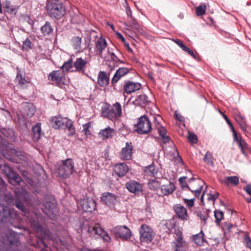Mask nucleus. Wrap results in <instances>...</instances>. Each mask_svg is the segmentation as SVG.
Wrapping results in <instances>:
<instances>
[{
	"mask_svg": "<svg viewBox=\"0 0 251 251\" xmlns=\"http://www.w3.org/2000/svg\"><path fill=\"white\" fill-rule=\"evenodd\" d=\"M36 202L38 207L49 218L52 220L56 219L58 214V208L51 196L45 195L42 201L37 198Z\"/></svg>",
	"mask_w": 251,
	"mask_h": 251,
	"instance_id": "f257e3e1",
	"label": "nucleus"
},
{
	"mask_svg": "<svg viewBox=\"0 0 251 251\" xmlns=\"http://www.w3.org/2000/svg\"><path fill=\"white\" fill-rule=\"evenodd\" d=\"M46 7L47 14L52 19L60 20L66 13V6L60 0H47Z\"/></svg>",
	"mask_w": 251,
	"mask_h": 251,
	"instance_id": "f03ea898",
	"label": "nucleus"
},
{
	"mask_svg": "<svg viewBox=\"0 0 251 251\" xmlns=\"http://www.w3.org/2000/svg\"><path fill=\"white\" fill-rule=\"evenodd\" d=\"M50 123L55 129H67L70 135H73L75 133V129L73 121L66 117H63L60 115L52 117L50 120Z\"/></svg>",
	"mask_w": 251,
	"mask_h": 251,
	"instance_id": "7ed1b4c3",
	"label": "nucleus"
},
{
	"mask_svg": "<svg viewBox=\"0 0 251 251\" xmlns=\"http://www.w3.org/2000/svg\"><path fill=\"white\" fill-rule=\"evenodd\" d=\"M16 199L13 201L12 204L15 205L23 214L26 215V208L25 205L29 202L28 193L23 189H18L15 190Z\"/></svg>",
	"mask_w": 251,
	"mask_h": 251,
	"instance_id": "20e7f679",
	"label": "nucleus"
},
{
	"mask_svg": "<svg viewBox=\"0 0 251 251\" xmlns=\"http://www.w3.org/2000/svg\"><path fill=\"white\" fill-rule=\"evenodd\" d=\"M74 171V162L71 158L62 160L56 167V172L59 176L64 178L69 177Z\"/></svg>",
	"mask_w": 251,
	"mask_h": 251,
	"instance_id": "39448f33",
	"label": "nucleus"
},
{
	"mask_svg": "<svg viewBox=\"0 0 251 251\" xmlns=\"http://www.w3.org/2000/svg\"><path fill=\"white\" fill-rule=\"evenodd\" d=\"M87 232L92 237L95 238H101L106 242H109L111 240L108 234L99 224L89 226Z\"/></svg>",
	"mask_w": 251,
	"mask_h": 251,
	"instance_id": "423d86ee",
	"label": "nucleus"
},
{
	"mask_svg": "<svg viewBox=\"0 0 251 251\" xmlns=\"http://www.w3.org/2000/svg\"><path fill=\"white\" fill-rule=\"evenodd\" d=\"M136 130L140 134L149 133L151 129V122L146 115L142 116L138 119V123L134 125Z\"/></svg>",
	"mask_w": 251,
	"mask_h": 251,
	"instance_id": "0eeeda50",
	"label": "nucleus"
},
{
	"mask_svg": "<svg viewBox=\"0 0 251 251\" xmlns=\"http://www.w3.org/2000/svg\"><path fill=\"white\" fill-rule=\"evenodd\" d=\"M77 204L84 212H92L96 209V201L93 198L88 197L79 200Z\"/></svg>",
	"mask_w": 251,
	"mask_h": 251,
	"instance_id": "6e6552de",
	"label": "nucleus"
},
{
	"mask_svg": "<svg viewBox=\"0 0 251 251\" xmlns=\"http://www.w3.org/2000/svg\"><path fill=\"white\" fill-rule=\"evenodd\" d=\"M140 238L141 242L150 243L153 238L152 228L146 224H143L139 228Z\"/></svg>",
	"mask_w": 251,
	"mask_h": 251,
	"instance_id": "1a4fd4ad",
	"label": "nucleus"
},
{
	"mask_svg": "<svg viewBox=\"0 0 251 251\" xmlns=\"http://www.w3.org/2000/svg\"><path fill=\"white\" fill-rule=\"evenodd\" d=\"M16 217L14 210L4 205L0 204V220L4 223L11 222Z\"/></svg>",
	"mask_w": 251,
	"mask_h": 251,
	"instance_id": "9d476101",
	"label": "nucleus"
},
{
	"mask_svg": "<svg viewBox=\"0 0 251 251\" xmlns=\"http://www.w3.org/2000/svg\"><path fill=\"white\" fill-rule=\"evenodd\" d=\"M113 233L124 240H128L131 236V232L129 228L126 226H117L112 229Z\"/></svg>",
	"mask_w": 251,
	"mask_h": 251,
	"instance_id": "9b49d317",
	"label": "nucleus"
},
{
	"mask_svg": "<svg viewBox=\"0 0 251 251\" xmlns=\"http://www.w3.org/2000/svg\"><path fill=\"white\" fill-rule=\"evenodd\" d=\"M101 201L110 208L114 207V206L118 202L117 197L110 192H104L102 193L101 197Z\"/></svg>",
	"mask_w": 251,
	"mask_h": 251,
	"instance_id": "f8f14e48",
	"label": "nucleus"
},
{
	"mask_svg": "<svg viewBox=\"0 0 251 251\" xmlns=\"http://www.w3.org/2000/svg\"><path fill=\"white\" fill-rule=\"evenodd\" d=\"M48 79L54 82L56 85L61 87L64 84L63 75L60 71H52L48 75Z\"/></svg>",
	"mask_w": 251,
	"mask_h": 251,
	"instance_id": "ddd939ff",
	"label": "nucleus"
},
{
	"mask_svg": "<svg viewBox=\"0 0 251 251\" xmlns=\"http://www.w3.org/2000/svg\"><path fill=\"white\" fill-rule=\"evenodd\" d=\"M141 84L139 82H134L131 81H126L123 86L124 92L131 94L140 89Z\"/></svg>",
	"mask_w": 251,
	"mask_h": 251,
	"instance_id": "4468645a",
	"label": "nucleus"
},
{
	"mask_svg": "<svg viewBox=\"0 0 251 251\" xmlns=\"http://www.w3.org/2000/svg\"><path fill=\"white\" fill-rule=\"evenodd\" d=\"M5 236L9 244L12 246L17 247L19 243V237L17 233L12 230H8L5 233Z\"/></svg>",
	"mask_w": 251,
	"mask_h": 251,
	"instance_id": "2eb2a0df",
	"label": "nucleus"
},
{
	"mask_svg": "<svg viewBox=\"0 0 251 251\" xmlns=\"http://www.w3.org/2000/svg\"><path fill=\"white\" fill-rule=\"evenodd\" d=\"M151 102L148 97L145 94L142 93L137 95L132 103L136 106L144 107L146 105L151 103Z\"/></svg>",
	"mask_w": 251,
	"mask_h": 251,
	"instance_id": "dca6fc26",
	"label": "nucleus"
},
{
	"mask_svg": "<svg viewBox=\"0 0 251 251\" xmlns=\"http://www.w3.org/2000/svg\"><path fill=\"white\" fill-rule=\"evenodd\" d=\"M106 46L107 42L105 39L102 37L99 38L95 43V54L102 57V52Z\"/></svg>",
	"mask_w": 251,
	"mask_h": 251,
	"instance_id": "f3484780",
	"label": "nucleus"
},
{
	"mask_svg": "<svg viewBox=\"0 0 251 251\" xmlns=\"http://www.w3.org/2000/svg\"><path fill=\"white\" fill-rule=\"evenodd\" d=\"M126 188L131 193L135 194H139L142 190L141 184L135 180H130L126 184Z\"/></svg>",
	"mask_w": 251,
	"mask_h": 251,
	"instance_id": "a211bd4d",
	"label": "nucleus"
},
{
	"mask_svg": "<svg viewBox=\"0 0 251 251\" xmlns=\"http://www.w3.org/2000/svg\"><path fill=\"white\" fill-rule=\"evenodd\" d=\"M128 167L125 163L117 164L114 166L115 174L119 177L124 176L128 171Z\"/></svg>",
	"mask_w": 251,
	"mask_h": 251,
	"instance_id": "6ab92c4d",
	"label": "nucleus"
},
{
	"mask_svg": "<svg viewBox=\"0 0 251 251\" xmlns=\"http://www.w3.org/2000/svg\"><path fill=\"white\" fill-rule=\"evenodd\" d=\"M174 210L178 217L182 220H186L188 217L187 209L181 204L174 205Z\"/></svg>",
	"mask_w": 251,
	"mask_h": 251,
	"instance_id": "aec40b11",
	"label": "nucleus"
},
{
	"mask_svg": "<svg viewBox=\"0 0 251 251\" xmlns=\"http://www.w3.org/2000/svg\"><path fill=\"white\" fill-rule=\"evenodd\" d=\"M128 72V69L126 67L119 68L111 79V83L114 84L117 83L122 77L126 75Z\"/></svg>",
	"mask_w": 251,
	"mask_h": 251,
	"instance_id": "412c9836",
	"label": "nucleus"
},
{
	"mask_svg": "<svg viewBox=\"0 0 251 251\" xmlns=\"http://www.w3.org/2000/svg\"><path fill=\"white\" fill-rule=\"evenodd\" d=\"M161 227L166 233H169L175 228L176 224L174 219L162 221L160 224Z\"/></svg>",
	"mask_w": 251,
	"mask_h": 251,
	"instance_id": "4be33fe9",
	"label": "nucleus"
},
{
	"mask_svg": "<svg viewBox=\"0 0 251 251\" xmlns=\"http://www.w3.org/2000/svg\"><path fill=\"white\" fill-rule=\"evenodd\" d=\"M41 125V123H37L32 128V139L34 142L38 141L42 135L44 134V133L42 131Z\"/></svg>",
	"mask_w": 251,
	"mask_h": 251,
	"instance_id": "5701e85b",
	"label": "nucleus"
},
{
	"mask_svg": "<svg viewBox=\"0 0 251 251\" xmlns=\"http://www.w3.org/2000/svg\"><path fill=\"white\" fill-rule=\"evenodd\" d=\"M132 146L131 143L127 142L126 147L123 148L121 151V158L125 160H129L131 158Z\"/></svg>",
	"mask_w": 251,
	"mask_h": 251,
	"instance_id": "b1692460",
	"label": "nucleus"
},
{
	"mask_svg": "<svg viewBox=\"0 0 251 251\" xmlns=\"http://www.w3.org/2000/svg\"><path fill=\"white\" fill-rule=\"evenodd\" d=\"M7 175L8 176L9 182L13 185H20L22 182L21 177L17 173L10 171Z\"/></svg>",
	"mask_w": 251,
	"mask_h": 251,
	"instance_id": "393cba45",
	"label": "nucleus"
},
{
	"mask_svg": "<svg viewBox=\"0 0 251 251\" xmlns=\"http://www.w3.org/2000/svg\"><path fill=\"white\" fill-rule=\"evenodd\" d=\"M174 251H186L187 246L185 241L182 240H175L172 243Z\"/></svg>",
	"mask_w": 251,
	"mask_h": 251,
	"instance_id": "a878e982",
	"label": "nucleus"
},
{
	"mask_svg": "<svg viewBox=\"0 0 251 251\" xmlns=\"http://www.w3.org/2000/svg\"><path fill=\"white\" fill-rule=\"evenodd\" d=\"M145 172L148 176L153 177L156 178L159 177L158 176V168L155 167L153 163L148 166L145 169Z\"/></svg>",
	"mask_w": 251,
	"mask_h": 251,
	"instance_id": "bb28decb",
	"label": "nucleus"
},
{
	"mask_svg": "<svg viewBox=\"0 0 251 251\" xmlns=\"http://www.w3.org/2000/svg\"><path fill=\"white\" fill-rule=\"evenodd\" d=\"M109 82V78L105 72L100 71L98 74V82L101 87L107 86Z\"/></svg>",
	"mask_w": 251,
	"mask_h": 251,
	"instance_id": "cd10ccee",
	"label": "nucleus"
},
{
	"mask_svg": "<svg viewBox=\"0 0 251 251\" xmlns=\"http://www.w3.org/2000/svg\"><path fill=\"white\" fill-rule=\"evenodd\" d=\"M2 8L5 12L11 14H16L17 12V8L15 6L12 5L9 0H5L2 3Z\"/></svg>",
	"mask_w": 251,
	"mask_h": 251,
	"instance_id": "c85d7f7f",
	"label": "nucleus"
},
{
	"mask_svg": "<svg viewBox=\"0 0 251 251\" xmlns=\"http://www.w3.org/2000/svg\"><path fill=\"white\" fill-rule=\"evenodd\" d=\"M101 114L103 117L107 118L111 120H114L117 118L114 108L102 107L101 109Z\"/></svg>",
	"mask_w": 251,
	"mask_h": 251,
	"instance_id": "c756f323",
	"label": "nucleus"
},
{
	"mask_svg": "<svg viewBox=\"0 0 251 251\" xmlns=\"http://www.w3.org/2000/svg\"><path fill=\"white\" fill-rule=\"evenodd\" d=\"M176 189V187L173 183L169 182L168 184H164L161 186V191L162 193L167 196L172 193Z\"/></svg>",
	"mask_w": 251,
	"mask_h": 251,
	"instance_id": "7c9ffc66",
	"label": "nucleus"
},
{
	"mask_svg": "<svg viewBox=\"0 0 251 251\" xmlns=\"http://www.w3.org/2000/svg\"><path fill=\"white\" fill-rule=\"evenodd\" d=\"M87 61L83 59L81 57L76 58L75 62L74 63V67L75 68L77 72H84V67L87 64Z\"/></svg>",
	"mask_w": 251,
	"mask_h": 251,
	"instance_id": "2f4dec72",
	"label": "nucleus"
},
{
	"mask_svg": "<svg viewBox=\"0 0 251 251\" xmlns=\"http://www.w3.org/2000/svg\"><path fill=\"white\" fill-rule=\"evenodd\" d=\"M53 30L51 25L49 22H46L45 24L41 27V33L45 36H49L53 32Z\"/></svg>",
	"mask_w": 251,
	"mask_h": 251,
	"instance_id": "473e14b6",
	"label": "nucleus"
},
{
	"mask_svg": "<svg viewBox=\"0 0 251 251\" xmlns=\"http://www.w3.org/2000/svg\"><path fill=\"white\" fill-rule=\"evenodd\" d=\"M114 131V129L108 126L105 129L101 130L100 132V134L104 138L107 139L111 138L113 136Z\"/></svg>",
	"mask_w": 251,
	"mask_h": 251,
	"instance_id": "72a5a7b5",
	"label": "nucleus"
},
{
	"mask_svg": "<svg viewBox=\"0 0 251 251\" xmlns=\"http://www.w3.org/2000/svg\"><path fill=\"white\" fill-rule=\"evenodd\" d=\"M221 182L228 185L230 183L234 185H237L239 182V178L237 176H227L221 181Z\"/></svg>",
	"mask_w": 251,
	"mask_h": 251,
	"instance_id": "f704fd0d",
	"label": "nucleus"
},
{
	"mask_svg": "<svg viewBox=\"0 0 251 251\" xmlns=\"http://www.w3.org/2000/svg\"><path fill=\"white\" fill-rule=\"evenodd\" d=\"M237 144L242 153L244 155L247 156L249 152V148L248 145L247 144L246 141L242 139L241 141H238V143Z\"/></svg>",
	"mask_w": 251,
	"mask_h": 251,
	"instance_id": "c9c22d12",
	"label": "nucleus"
},
{
	"mask_svg": "<svg viewBox=\"0 0 251 251\" xmlns=\"http://www.w3.org/2000/svg\"><path fill=\"white\" fill-rule=\"evenodd\" d=\"M193 241L198 246L202 245L204 241V233L201 231L198 234L195 235L193 238Z\"/></svg>",
	"mask_w": 251,
	"mask_h": 251,
	"instance_id": "e433bc0d",
	"label": "nucleus"
},
{
	"mask_svg": "<svg viewBox=\"0 0 251 251\" xmlns=\"http://www.w3.org/2000/svg\"><path fill=\"white\" fill-rule=\"evenodd\" d=\"M236 121L239 124L241 128L243 130H246V120L241 114H239L235 117Z\"/></svg>",
	"mask_w": 251,
	"mask_h": 251,
	"instance_id": "4c0bfd02",
	"label": "nucleus"
},
{
	"mask_svg": "<svg viewBox=\"0 0 251 251\" xmlns=\"http://www.w3.org/2000/svg\"><path fill=\"white\" fill-rule=\"evenodd\" d=\"M72 45L75 50L80 51L81 50V38L79 36H75L72 39Z\"/></svg>",
	"mask_w": 251,
	"mask_h": 251,
	"instance_id": "58836bf2",
	"label": "nucleus"
},
{
	"mask_svg": "<svg viewBox=\"0 0 251 251\" xmlns=\"http://www.w3.org/2000/svg\"><path fill=\"white\" fill-rule=\"evenodd\" d=\"M124 25H125L127 27L133 28L136 29H138L139 28V25L138 23L133 17H131L128 18L127 23H125Z\"/></svg>",
	"mask_w": 251,
	"mask_h": 251,
	"instance_id": "ea45409f",
	"label": "nucleus"
},
{
	"mask_svg": "<svg viewBox=\"0 0 251 251\" xmlns=\"http://www.w3.org/2000/svg\"><path fill=\"white\" fill-rule=\"evenodd\" d=\"M35 112V108L32 104H28L25 108V114L29 118L32 117Z\"/></svg>",
	"mask_w": 251,
	"mask_h": 251,
	"instance_id": "a19ab883",
	"label": "nucleus"
},
{
	"mask_svg": "<svg viewBox=\"0 0 251 251\" xmlns=\"http://www.w3.org/2000/svg\"><path fill=\"white\" fill-rule=\"evenodd\" d=\"M203 161L206 162L208 165L213 167L214 165V157L212 154L207 151L203 157Z\"/></svg>",
	"mask_w": 251,
	"mask_h": 251,
	"instance_id": "79ce46f5",
	"label": "nucleus"
},
{
	"mask_svg": "<svg viewBox=\"0 0 251 251\" xmlns=\"http://www.w3.org/2000/svg\"><path fill=\"white\" fill-rule=\"evenodd\" d=\"M108 52L110 55L111 63L113 64V67H117L119 63H124V62L119 59L114 53L110 52L109 51Z\"/></svg>",
	"mask_w": 251,
	"mask_h": 251,
	"instance_id": "37998d69",
	"label": "nucleus"
},
{
	"mask_svg": "<svg viewBox=\"0 0 251 251\" xmlns=\"http://www.w3.org/2000/svg\"><path fill=\"white\" fill-rule=\"evenodd\" d=\"M148 185L151 189L156 190L160 187V183L156 179H151L149 180Z\"/></svg>",
	"mask_w": 251,
	"mask_h": 251,
	"instance_id": "c03bdc74",
	"label": "nucleus"
},
{
	"mask_svg": "<svg viewBox=\"0 0 251 251\" xmlns=\"http://www.w3.org/2000/svg\"><path fill=\"white\" fill-rule=\"evenodd\" d=\"M210 212L209 209L205 211H200L198 213V216L200 218L201 220H202L204 224L206 223V220L207 218L209 217V213Z\"/></svg>",
	"mask_w": 251,
	"mask_h": 251,
	"instance_id": "a18cd8bd",
	"label": "nucleus"
},
{
	"mask_svg": "<svg viewBox=\"0 0 251 251\" xmlns=\"http://www.w3.org/2000/svg\"><path fill=\"white\" fill-rule=\"evenodd\" d=\"M214 217L215 218V222L219 224L224 218V213L220 210H215L214 211Z\"/></svg>",
	"mask_w": 251,
	"mask_h": 251,
	"instance_id": "49530a36",
	"label": "nucleus"
},
{
	"mask_svg": "<svg viewBox=\"0 0 251 251\" xmlns=\"http://www.w3.org/2000/svg\"><path fill=\"white\" fill-rule=\"evenodd\" d=\"M33 44L30 40L27 38L23 43V49L24 50L28 51L32 49Z\"/></svg>",
	"mask_w": 251,
	"mask_h": 251,
	"instance_id": "de8ad7c7",
	"label": "nucleus"
},
{
	"mask_svg": "<svg viewBox=\"0 0 251 251\" xmlns=\"http://www.w3.org/2000/svg\"><path fill=\"white\" fill-rule=\"evenodd\" d=\"M16 80L19 84L23 85L27 82L26 80L25 79V77H23L21 74V71L19 69L17 70V73L16 77Z\"/></svg>",
	"mask_w": 251,
	"mask_h": 251,
	"instance_id": "09e8293b",
	"label": "nucleus"
},
{
	"mask_svg": "<svg viewBox=\"0 0 251 251\" xmlns=\"http://www.w3.org/2000/svg\"><path fill=\"white\" fill-rule=\"evenodd\" d=\"M73 66V59L70 58L68 59V61L65 62L61 68L63 70V71H68L71 69Z\"/></svg>",
	"mask_w": 251,
	"mask_h": 251,
	"instance_id": "8fccbe9b",
	"label": "nucleus"
},
{
	"mask_svg": "<svg viewBox=\"0 0 251 251\" xmlns=\"http://www.w3.org/2000/svg\"><path fill=\"white\" fill-rule=\"evenodd\" d=\"M114 109L115 110V113L116 114V118L121 116L122 114V107L119 102H116L113 104Z\"/></svg>",
	"mask_w": 251,
	"mask_h": 251,
	"instance_id": "3c124183",
	"label": "nucleus"
},
{
	"mask_svg": "<svg viewBox=\"0 0 251 251\" xmlns=\"http://www.w3.org/2000/svg\"><path fill=\"white\" fill-rule=\"evenodd\" d=\"M206 5L204 4H201L196 9V13L198 16H202L205 13Z\"/></svg>",
	"mask_w": 251,
	"mask_h": 251,
	"instance_id": "603ef678",
	"label": "nucleus"
},
{
	"mask_svg": "<svg viewBox=\"0 0 251 251\" xmlns=\"http://www.w3.org/2000/svg\"><path fill=\"white\" fill-rule=\"evenodd\" d=\"M243 242L247 248L251 250V238L248 234L244 236Z\"/></svg>",
	"mask_w": 251,
	"mask_h": 251,
	"instance_id": "864d4df0",
	"label": "nucleus"
},
{
	"mask_svg": "<svg viewBox=\"0 0 251 251\" xmlns=\"http://www.w3.org/2000/svg\"><path fill=\"white\" fill-rule=\"evenodd\" d=\"M91 127V123L88 122L85 124L83 125V129L82 130V132L84 133V134L86 136L89 135L91 134V132L89 130V128Z\"/></svg>",
	"mask_w": 251,
	"mask_h": 251,
	"instance_id": "5fc2aeb1",
	"label": "nucleus"
},
{
	"mask_svg": "<svg viewBox=\"0 0 251 251\" xmlns=\"http://www.w3.org/2000/svg\"><path fill=\"white\" fill-rule=\"evenodd\" d=\"M186 176L180 177L178 179V181L182 188H186L188 189L189 190H190V188L189 187V186H188V185L187 184V183L186 182Z\"/></svg>",
	"mask_w": 251,
	"mask_h": 251,
	"instance_id": "6e6d98bb",
	"label": "nucleus"
},
{
	"mask_svg": "<svg viewBox=\"0 0 251 251\" xmlns=\"http://www.w3.org/2000/svg\"><path fill=\"white\" fill-rule=\"evenodd\" d=\"M188 139L192 143L196 144L198 142L197 136L194 133H189L188 136Z\"/></svg>",
	"mask_w": 251,
	"mask_h": 251,
	"instance_id": "4d7b16f0",
	"label": "nucleus"
},
{
	"mask_svg": "<svg viewBox=\"0 0 251 251\" xmlns=\"http://www.w3.org/2000/svg\"><path fill=\"white\" fill-rule=\"evenodd\" d=\"M183 201L186 205L190 208L192 207L194 205L195 199H184Z\"/></svg>",
	"mask_w": 251,
	"mask_h": 251,
	"instance_id": "13d9d810",
	"label": "nucleus"
},
{
	"mask_svg": "<svg viewBox=\"0 0 251 251\" xmlns=\"http://www.w3.org/2000/svg\"><path fill=\"white\" fill-rule=\"evenodd\" d=\"M31 224L35 229L38 232H42L43 231L42 226L39 223L33 222Z\"/></svg>",
	"mask_w": 251,
	"mask_h": 251,
	"instance_id": "bf43d9fd",
	"label": "nucleus"
},
{
	"mask_svg": "<svg viewBox=\"0 0 251 251\" xmlns=\"http://www.w3.org/2000/svg\"><path fill=\"white\" fill-rule=\"evenodd\" d=\"M175 234L176 235L175 240L183 239L182 235V231L179 229H175Z\"/></svg>",
	"mask_w": 251,
	"mask_h": 251,
	"instance_id": "052dcab7",
	"label": "nucleus"
},
{
	"mask_svg": "<svg viewBox=\"0 0 251 251\" xmlns=\"http://www.w3.org/2000/svg\"><path fill=\"white\" fill-rule=\"evenodd\" d=\"M38 244L41 248H43L41 251H49L47 244L42 240H39Z\"/></svg>",
	"mask_w": 251,
	"mask_h": 251,
	"instance_id": "680f3d73",
	"label": "nucleus"
},
{
	"mask_svg": "<svg viewBox=\"0 0 251 251\" xmlns=\"http://www.w3.org/2000/svg\"><path fill=\"white\" fill-rule=\"evenodd\" d=\"M202 189V186H200L199 188L196 190H192L190 188L189 190L195 195L196 197H199L201 192Z\"/></svg>",
	"mask_w": 251,
	"mask_h": 251,
	"instance_id": "e2e57ef3",
	"label": "nucleus"
},
{
	"mask_svg": "<svg viewBox=\"0 0 251 251\" xmlns=\"http://www.w3.org/2000/svg\"><path fill=\"white\" fill-rule=\"evenodd\" d=\"M173 41L182 50L186 47L182 42L179 39H173Z\"/></svg>",
	"mask_w": 251,
	"mask_h": 251,
	"instance_id": "0e129e2a",
	"label": "nucleus"
},
{
	"mask_svg": "<svg viewBox=\"0 0 251 251\" xmlns=\"http://www.w3.org/2000/svg\"><path fill=\"white\" fill-rule=\"evenodd\" d=\"M223 116L224 118L225 119V120H226V122L227 124L228 125L231 130H234V128L232 125L231 122H230V121L229 120L228 118L227 117V116L225 114H223Z\"/></svg>",
	"mask_w": 251,
	"mask_h": 251,
	"instance_id": "69168bd1",
	"label": "nucleus"
},
{
	"mask_svg": "<svg viewBox=\"0 0 251 251\" xmlns=\"http://www.w3.org/2000/svg\"><path fill=\"white\" fill-rule=\"evenodd\" d=\"M183 50L185 52H187L190 55H191L192 57H193L194 59H196V56L195 55L193 51L192 50H191L187 46L185 48V49Z\"/></svg>",
	"mask_w": 251,
	"mask_h": 251,
	"instance_id": "338daca9",
	"label": "nucleus"
},
{
	"mask_svg": "<svg viewBox=\"0 0 251 251\" xmlns=\"http://www.w3.org/2000/svg\"><path fill=\"white\" fill-rule=\"evenodd\" d=\"M244 189L247 194L251 196V184H247L244 187Z\"/></svg>",
	"mask_w": 251,
	"mask_h": 251,
	"instance_id": "774afa93",
	"label": "nucleus"
}]
</instances>
